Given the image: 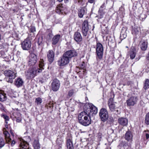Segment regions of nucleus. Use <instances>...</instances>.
<instances>
[{"instance_id": "obj_1", "label": "nucleus", "mask_w": 149, "mask_h": 149, "mask_svg": "<svg viewBox=\"0 0 149 149\" xmlns=\"http://www.w3.org/2000/svg\"><path fill=\"white\" fill-rule=\"evenodd\" d=\"M91 116L84 111L81 112L78 115V119L79 123L85 126L91 124Z\"/></svg>"}, {"instance_id": "obj_2", "label": "nucleus", "mask_w": 149, "mask_h": 149, "mask_svg": "<svg viewBox=\"0 0 149 149\" xmlns=\"http://www.w3.org/2000/svg\"><path fill=\"white\" fill-rule=\"evenodd\" d=\"M84 111L88 114L93 116L97 112V108L91 103H88L84 107Z\"/></svg>"}, {"instance_id": "obj_3", "label": "nucleus", "mask_w": 149, "mask_h": 149, "mask_svg": "<svg viewBox=\"0 0 149 149\" xmlns=\"http://www.w3.org/2000/svg\"><path fill=\"white\" fill-rule=\"evenodd\" d=\"M42 72L41 69H37L36 68H30L26 72V75L28 78H33L36 76L38 73Z\"/></svg>"}, {"instance_id": "obj_4", "label": "nucleus", "mask_w": 149, "mask_h": 149, "mask_svg": "<svg viewBox=\"0 0 149 149\" xmlns=\"http://www.w3.org/2000/svg\"><path fill=\"white\" fill-rule=\"evenodd\" d=\"M5 75L8 77L7 78L6 81L8 83H12L13 82V80L16 77V73L11 70H6L4 71Z\"/></svg>"}, {"instance_id": "obj_5", "label": "nucleus", "mask_w": 149, "mask_h": 149, "mask_svg": "<svg viewBox=\"0 0 149 149\" xmlns=\"http://www.w3.org/2000/svg\"><path fill=\"white\" fill-rule=\"evenodd\" d=\"M96 58L101 60L103 56V47L100 42L97 43L96 48Z\"/></svg>"}, {"instance_id": "obj_6", "label": "nucleus", "mask_w": 149, "mask_h": 149, "mask_svg": "<svg viewBox=\"0 0 149 149\" xmlns=\"http://www.w3.org/2000/svg\"><path fill=\"white\" fill-rule=\"evenodd\" d=\"M3 133L6 142L7 143H10L11 146L13 147L15 143V142L14 140L12 141V139L10 138V134L6 130V128H3Z\"/></svg>"}, {"instance_id": "obj_7", "label": "nucleus", "mask_w": 149, "mask_h": 149, "mask_svg": "<svg viewBox=\"0 0 149 149\" xmlns=\"http://www.w3.org/2000/svg\"><path fill=\"white\" fill-rule=\"evenodd\" d=\"M31 42L29 38H27L21 43V47L25 50H29L31 47Z\"/></svg>"}, {"instance_id": "obj_8", "label": "nucleus", "mask_w": 149, "mask_h": 149, "mask_svg": "<svg viewBox=\"0 0 149 149\" xmlns=\"http://www.w3.org/2000/svg\"><path fill=\"white\" fill-rule=\"evenodd\" d=\"M99 115L101 120L103 122L106 121L109 116L108 111L106 109L104 108L100 110Z\"/></svg>"}, {"instance_id": "obj_9", "label": "nucleus", "mask_w": 149, "mask_h": 149, "mask_svg": "<svg viewBox=\"0 0 149 149\" xmlns=\"http://www.w3.org/2000/svg\"><path fill=\"white\" fill-rule=\"evenodd\" d=\"M77 52L74 50H71L66 52V65L68 64L71 58L77 56Z\"/></svg>"}, {"instance_id": "obj_10", "label": "nucleus", "mask_w": 149, "mask_h": 149, "mask_svg": "<svg viewBox=\"0 0 149 149\" xmlns=\"http://www.w3.org/2000/svg\"><path fill=\"white\" fill-rule=\"evenodd\" d=\"M38 60V56L34 53H32L29 57L28 64L31 66L34 65L37 62Z\"/></svg>"}, {"instance_id": "obj_11", "label": "nucleus", "mask_w": 149, "mask_h": 149, "mask_svg": "<svg viewBox=\"0 0 149 149\" xmlns=\"http://www.w3.org/2000/svg\"><path fill=\"white\" fill-rule=\"evenodd\" d=\"M89 28L88 22L87 21H84L82 24V32L83 36H87Z\"/></svg>"}, {"instance_id": "obj_12", "label": "nucleus", "mask_w": 149, "mask_h": 149, "mask_svg": "<svg viewBox=\"0 0 149 149\" xmlns=\"http://www.w3.org/2000/svg\"><path fill=\"white\" fill-rule=\"evenodd\" d=\"M59 81L57 79H54L52 83V90L54 91H57L60 86Z\"/></svg>"}, {"instance_id": "obj_13", "label": "nucleus", "mask_w": 149, "mask_h": 149, "mask_svg": "<svg viewBox=\"0 0 149 149\" xmlns=\"http://www.w3.org/2000/svg\"><path fill=\"white\" fill-rule=\"evenodd\" d=\"M137 100L138 98L136 96H132L127 100V104L129 106H134L136 103Z\"/></svg>"}, {"instance_id": "obj_14", "label": "nucleus", "mask_w": 149, "mask_h": 149, "mask_svg": "<svg viewBox=\"0 0 149 149\" xmlns=\"http://www.w3.org/2000/svg\"><path fill=\"white\" fill-rule=\"evenodd\" d=\"M19 146L22 149H29V143L22 138H19Z\"/></svg>"}, {"instance_id": "obj_15", "label": "nucleus", "mask_w": 149, "mask_h": 149, "mask_svg": "<svg viewBox=\"0 0 149 149\" xmlns=\"http://www.w3.org/2000/svg\"><path fill=\"white\" fill-rule=\"evenodd\" d=\"M58 64L60 66V68H63L65 65V53L63 54L62 56L60 58L58 61Z\"/></svg>"}, {"instance_id": "obj_16", "label": "nucleus", "mask_w": 149, "mask_h": 149, "mask_svg": "<svg viewBox=\"0 0 149 149\" xmlns=\"http://www.w3.org/2000/svg\"><path fill=\"white\" fill-rule=\"evenodd\" d=\"M65 5L62 4H59L56 7V12L57 13H60L61 14H65Z\"/></svg>"}, {"instance_id": "obj_17", "label": "nucleus", "mask_w": 149, "mask_h": 149, "mask_svg": "<svg viewBox=\"0 0 149 149\" xmlns=\"http://www.w3.org/2000/svg\"><path fill=\"white\" fill-rule=\"evenodd\" d=\"M47 56L48 60L50 63L53 62L54 60V53L52 50H49L47 53Z\"/></svg>"}, {"instance_id": "obj_18", "label": "nucleus", "mask_w": 149, "mask_h": 149, "mask_svg": "<svg viewBox=\"0 0 149 149\" xmlns=\"http://www.w3.org/2000/svg\"><path fill=\"white\" fill-rule=\"evenodd\" d=\"M74 38L75 41L78 43L81 42L82 38L80 33L75 32L74 35Z\"/></svg>"}, {"instance_id": "obj_19", "label": "nucleus", "mask_w": 149, "mask_h": 149, "mask_svg": "<svg viewBox=\"0 0 149 149\" xmlns=\"http://www.w3.org/2000/svg\"><path fill=\"white\" fill-rule=\"evenodd\" d=\"M133 135L132 132L130 131H128L125 135V139L128 141L131 142L132 141Z\"/></svg>"}, {"instance_id": "obj_20", "label": "nucleus", "mask_w": 149, "mask_h": 149, "mask_svg": "<svg viewBox=\"0 0 149 149\" xmlns=\"http://www.w3.org/2000/svg\"><path fill=\"white\" fill-rule=\"evenodd\" d=\"M113 99L110 98L108 101V104L109 109L111 111H114L116 110V106L114 102H113Z\"/></svg>"}, {"instance_id": "obj_21", "label": "nucleus", "mask_w": 149, "mask_h": 149, "mask_svg": "<svg viewBox=\"0 0 149 149\" xmlns=\"http://www.w3.org/2000/svg\"><path fill=\"white\" fill-rule=\"evenodd\" d=\"M118 122L120 125L123 126H126L127 125L128 121L127 118L121 117L118 119Z\"/></svg>"}, {"instance_id": "obj_22", "label": "nucleus", "mask_w": 149, "mask_h": 149, "mask_svg": "<svg viewBox=\"0 0 149 149\" xmlns=\"http://www.w3.org/2000/svg\"><path fill=\"white\" fill-rule=\"evenodd\" d=\"M130 143H128L125 141H122L120 142L118 147L120 149L122 147H123L125 148H127L130 146Z\"/></svg>"}, {"instance_id": "obj_23", "label": "nucleus", "mask_w": 149, "mask_h": 149, "mask_svg": "<svg viewBox=\"0 0 149 149\" xmlns=\"http://www.w3.org/2000/svg\"><path fill=\"white\" fill-rule=\"evenodd\" d=\"M13 116L16 119V121L17 123H20L22 120V117L21 114L19 113L16 112L13 113Z\"/></svg>"}, {"instance_id": "obj_24", "label": "nucleus", "mask_w": 149, "mask_h": 149, "mask_svg": "<svg viewBox=\"0 0 149 149\" xmlns=\"http://www.w3.org/2000/svg\"><path fill=\"white\" fill-rule=\"evenodd\" d=\"M136 52V50L134 47L131 49L130 51V55L131 59H133L135 57Z\"/></svg>"}, {"instance_id": "obj_25", "label": "nucleus", "mask_w": 149, "mask_h": 149, "mask_svg": "<svg viewBox=\"0 0 149 149\" xmlns=\"http://www.w3.org/2000/svg\"><path fill=\"white\" fill-rule=\"evenodd\" d=\"M86 13V10L85 8H82L79 10L78 15L80 18L83 17L84 15Z\"/></svg>"}, {"instance_id": "obj_26", "label": "nucleus", "mask_w": 149, "mask_h": 149, "mask_svg": "<svg viewBox=\"0 0 149 149\" xmlns=\"http://www.w3.org/2000/svg\"><path fill=\"white\" fill-rule=\"evenodd\" d=\"M23 83L24 82L22 79L20 78L16 79L15 81V85L17 87L22 86Z\"/></svg>"}, {"instance_id": "obj_27", "label": "nucleus", "mask_w": 149, "mask_h": 149, "mask_svg": "<svg viewBox=\"0 0 149 149\" xmlns=\"http://www.w3.org/2000/svg\"><path fill=\"white\" fill-rule=\"evenodd\" d=\"M6 97L4 91L0 90V101L3 102L6 100Z\"/></svg>"}, {"instance_id": "obj_28", "label": "nucleus", "mask_w": 149, "mask_h": 149, "mask_svg": "<svg viewBox=\"0 0 149 149\" xmlns=\"http://www.w3.org/2000/svg\"><path fill=\"white\" fill-rule=\"evenodd\" d=\"M33 146L34 149H39L40 148V145L38 139L34 140L33 143Z\"/></svg>"}, {"instance_id": "obj_29", "label": "nucleus", "mask_w": 149, "mask_h": 149, "mask_svg": "<svg viewBox=\"0 0 149 149\" xmlns=\"http://www.w3.org/2000/svg\"><path fill=\"white\" fill-rule=\"evenodd\" d=\"M60 36L59 35H56L53 38L52 44L53 45H55L58 42Z\"/></svg>"}, {"instance_id": "obj_30", "label": "nucleus", "mask_w": 149, "mask_h": 149, "mask_svg": "<svg viewBox=\"0 0 149 149\" xmlns=\"http://www.w3.org/2000/svg\"><path fill=\"white\" fill-rule=\"evenodd\" d=\"M67 149H73L74 147L72 141L70 139L67 140Z\"/></svg>"}, {"instance_id": "obj_31", "label": "nucleus", "mask_w": 149, "mask_h": 149, "mask_svg": "<svg viewBox=\"0 0 149 149\" xmlns=\"http://www.w3.org/2000/svg\"><path fill=\"white\" fill-rule=\"evenodd\" d=\"M44 61L43 59H41L39 61V68H37V69H41L42 72V70L44 69V67L45 66Z\"/></svg>"}, {"instance_id": "obj_32", "label": "nucleus", "mask_w": 149, "mask_h": 149, "mask_svg": "<svg viewBox=\"0 0 149 149\" xmlns=\"http://www.w3.org/2000/svg\"><path fill=\"white\" fill-rule=\"evenodd\" d=\"M148 42L147 41H144L141 44V48L143 51L146 50L148 47Z\"/></svg>"}, {"instance_id": "obj_33", "label": "nucleus", "mask_w": 149, "mask_h": 149, "mask_svg": "<svg viewBox=\"0 0 149 149\" xmlns=\"http://www.w3.org/2000/svg\"><path fill=\"white\" fill-rule=\"evenodd\" d=\"M105 13V12H102L98 11V15L96 16L98 19H100L104 17V16Z\"/></svg>"}, {"instance_id": "obj_34", "label": "nucleus", "mask_w": 149, "mask_h": 149, "mask_svg": "<svg viewBox=\"0 0 149 149\" xmlns=\"http://www.w3.org/2000/svg\"><path fill=\"white\" fill-rule=\"evenodd\" d=\"M143 88L146 90L149 88V79H146L144 84V86L143 87Z\"/></svg>"}, {"instance_id": "obj_35", "label": "nucleus", "mask_w": 149, "mask_h": 149, "mask_svg": "<svg viewBox=\"0 0 149 149\" xmlns=\"http://www.w3.org/2000/svg\"><path fill=\"white\" fill-rule=\"evenodd\" d=\"M1 116L5 119V123L7 124L8 123V121L9 120V117L6 114H1Z\"/></svg>"}, {"instance_id": "obj_36", "label": "nucleus", "mask_w": 149, "mask_h": 149, "mask_svg": "<svg viewBox=\"0 0 149 149\" xmlns=\"http://www.w3.org/2000/svg\"><path fill=\"white\" fill-rule=\"evenodd\" d=\"M105 3H104L102 5L100 6V8L98 11L100 12H105Z\"/></svg>"}, {"instance_id": "obj_37", "label": "nucleus", "mask_w": 149, "mask_h": 149, "mask_svg": "<svg viewBox=\"0 0 149 149\" xmlns=\"http://www.w3.org/2000/svg\"><path fill=\"white\" fill-rule=\"evenodd\" d=\"M5 144V142L3 139L2 137H0V148H2L4 146Z\"/></svg>"}, {"instance_id": "obj_38", "label": "nucleus", "mask_w": 149, "mask_h": 149, "mask_svg": "<svg viewBox=\"0 0 149 149\" xmlns=\"http://www.w3.org/2000/svg\"><path fill=\"white\" fill-rule=\"evenodd\" d=\"M147 17V15L146 14H141L139 19H140L142 21H144Z\"/></svg>"}, {"instance_id": "obj_39", "label": "nucleus", "mask_w": 149, "mask_h": 149, "mask_svg": "<svg viewBox=\"0 0 149 149\" xmlns=\"http://www.w3.org/2000/svg\"><path fill=\"white\" fill-rule=\"evenodd\" d=\"M145 122L146 124L148 125H149V112L146 115Z\"/></svg>"}, {"instance_id": "obj_40", "label": "nucleus", "mask_w": 149, "mask_h": 149, "mask_svg": "<svg viewBox=\"0 0 149 149\" xmlns=\"http://www.w3.org/2000/svg\"><path fill=\"white\" fill-rule=\"evenodd\" d=\"M42 102V100L41 98L38 97L36 98L35 100V102L38 104H40Z\"/></svg>"}, {"instance_id": "obj_41", "label": "nucleus", "mask_w": 149, "mask_h": 149, "mask_svg": "<svg viewBox=\"0 0 149 149\" xmlns=\"http://www.w3.org/2000/svg\"><path fill=\"white\" fill-rule=\"evenodd\" d=\"M46 107H47V108L49 107L50 108H53V103L52 102H50L48 103L46 105Z\"/></svg>"}, {"instance_id": "obj_42", "label": "nucleus", "mask_w": 149, "mask_h": 149, "mask_svg": "<svg viewBox=\"0 0 149 149\" xmlns=\"http://www.w3.org/2000/svg\"><path fill=\"white\" fill-rule=\"evenodd\" d=\"M139 32V31L138 29L137 28H135L134 29L132 32V33L133 34H134L136 35Z\"/></svg>"}, {"instance_id": "obj_43", "label": "nucleus", "mask_w": 149, "mask_h": 149, "mask_svg": "<svg viewBox=\"0 0 149 149\" xmlns=\"http://www.w3.org/2000/svg\"><path fill=\"white\" fill-rule=\"evenodd\" d=\"M127 36V35L126 33H121L120 34V38L121 40H123L124 38H125Z\"/></svg>"}, {"instance_id": "obj_44", "label": "nucleus", "mask_w": 149, "mask_h": 149, "mask_svg": "<svg viewBox=\"0 0 149 149\" xmlns=\"http://www.w3.org/2000/svg\"><path fill=\"white\" fill-rule=\"evenodd\" d=\"M74 91L73 90H70L68 92V95L70 97L74 93Z\"/></svg>"}, {"instance_id": "obj_45", "label": "nucleus", "mask_w": 149, "mask_h": 149, "mask_svg": "<svg viewBox=\"0 0 149 149\" xmlns=\"http://www.w3.org/2000/svg\"><path fill=\"white\" fill-rule=\"evenodd\" d=\"M30 30L31 32H34L36 31V28L34 26H31L30 29Z\"/></svg>"}, {"instance_id": "obj_46", "label": "nucleus", "mask_w": 149, "mask_h": 149, "mask_svg": "<svg viewBox=\"0 0 149 149\" xmlns=\"http://www.w3.org/2000/svg\"><path fill=\"white\" fill-rule=\"evenodd\" d=\"M102 134L100 132H99L98 133L97 136L98 138L100 140V139L102 138Z\"/></svg>"}, {"instance_id": "obj_47", "label": "nucleus", "mask_w": 149, "mask_h": 149, "mask_svg": "<svg viewBox=\"0 0 149 149\" xmlns=\"http://www.w3.org/2000/svg\"><path fill=\"white\" fill-rule=\"evenodd\" d=\"M42 40L41 39H39L38 41V45H41V44L42 43Z\"/></svg>"}, {"instance_id": "obj_48", "label": "nucleus", "mask_w": 149, "mask_h": 149, "mask_svg": "<svg viewBox=\"0 0 149 149\" xmlns=\"http://www.w3.org/2000/svg\"><path fill=\"white\" fill-rule=\"evenodd\" d=\"M0 108L2 110L5 111L4 107L1 104H0Z\"/></svg>"}, {"instance_id": "obj_49", "label": "nucleus", "mask_w": 149, "mask_h": 149, "mask_svg": "<svg viewBox=\"0 0 149 149\" xmlns=\"http://www.w3.org/2000/svg\"><path fill=\"white\" fill-rule=\"evenodd\" d=\"M95 0H88V1L90 3H93L95 2Z\"/></svg>"}, {"instance_id": "obj_50", "label": "nucleus", "mask_w": 149, "mask_h": 149, "mask_svg": "<svg viewBox=\"0 0 149 149\" xmlns=\"http://www.w3.org/2000/svg\"><path fill=\"white\" fill-rule=\"evenodd\" d=\"M146 58L148 60H149V52L146 56Z\"/></svg>"}, {"instance_id": "obj_51", "label": "nucleus", "mask_w": 149, "mask_h": 149, "mask_svg": "<svg viewBox=\"0 0 149 149\" xmlns=\"http://www.w3.org/2000/svg\"><path fill=\"white\" fill-rule=\"evenodd\" d=\"M146 139H148L149 138V134L147 133L146 134Z\"/></svg>"}, {"instance_id": "obj_52", "label": "nucleus", "mask_w": 149, "mask_h": 149, "mask_svg": "<svg viewBox=\"0 0 149 149\" xmlns=\"http://www.w3.org/2000/svg\"><path fill=\"white\" fill-rule=\"evenodd\" d=\"M83 0H78V2L79 4H82V2Z\"/></svg>"}, {"instance_id": "obj_53", "label": "nucleus", "mask_w": 149, "mask_h": 149, "mask_svg": "<svg viewBox=\"0 0 149 149\" xmlns=\"http://www.w3.org/2000/svg\"><path fill=\"white\" fill-rule=\"evenodd\" d=\"M10 133L13 136H14V134L13 132L10 131Z\"/></svg>"}, {"instance_id": "obj_54", "label": "nucleus", "mask_w": 149, "mask_h": 149, "mask_svg": "<svg viewBox=\"0 0 149 149\" xmlns=\"http://www.w3.org/2000/svg\"><path fill=\"white\" fill-rule=\"evenodd\" d=\"M20 52L19 51H18L17 52V54H18V55H19L20 54Z\"/></svg>"}, {"instance_id": "obj_55", "label": "nucleus", "mask_w": 149, "mask_h": 149, "mask_svg": "<svg viewBox=\"0 0 149 149\" xmlns=\"http://www.w3.org/2000/svg\"><path fill=\"white\" fill-rule=\"evenodd\" d=\"M5 127H6V128H8V126L7 124H6V125H5Z\"/></svg>"}, {"instance_id": "obj_56", "label": "nucleus", "mask_w": 149, "mask_h": 149, "mask_svg": "<svg viewBox=\"0 0 149 149\" xmlns=\"http://www.w3.org/2000/svg\"><path fill=\"white\" fill-rule=\"evenodd\" d=\"M65 83L66 84H69V82L68 81H66Z\"/></svg>"}, {"instance_id": "obj_57", "label": "nucleus", "mask_w": 149, "mask_h": 149, "mask_svg": "<svg viewBox=\"0 0 149 149\" xmlns=\"http://www.w3.org/2000/svg\"><path fill=\"white\" fill-rule=\"evenodd\" d=\"M59 2H61L63 0H58Z\"/></svg>"}, {"instance_id": "obj_58", "label": "nucleus", "mask_w": 149, "mask_h": 149, "mask_svg": "<svg viewBox=\"0 0 149 149\" xmlns=\"http://www.w3.org/2000/svg\"><path fill=\"white\" fill-rule=\"evenodd\" d=\"M126 47V48H128V47L127 46Z\"/></svg>"}, {"instance_id": "obj_59", "label": "nucleus", "mask_w": 149, "mask_h": 149, "mask_svg": "<svg viewBox=\"0 0 149 149\" xmlns=\"http://www.w3.org/2000/svg\"><path fill=\"white\" fill-rule=\"evenodd\" d=\"M16 110H17L18 111V109H17Z\"/></svg>"}, {"instance_id": "obj_60", "label": "nucleus", "mask_w": 149, "mask_h": 149, "mask_svg": "<svg viewBox=\"0 0 149 149\" xmlns=\"http://www.w3.org/2000/svg\"><path fill=\"white\" fill-rule=\"evenodd\" d=\"M66 1H68V0H66Z\"/></svg>"}]
</instances>
